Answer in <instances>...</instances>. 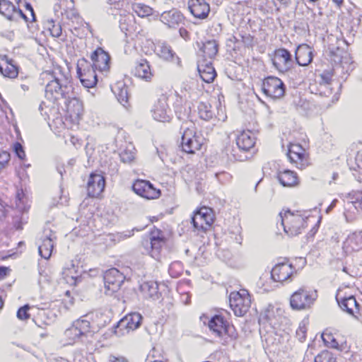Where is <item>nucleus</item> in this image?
Here are the masks:
<instances>
[{
	"mask_svg": "<svg viewBox=\"0 0 362 362\" xmlns=\"http://www.w3.org/2000/svg\"><path fill=\"white\" fill-rule=\"evenodd\" d=\"M105 185V182L103 176L96 173L90 174L87 185L88 196L91 197L99 196L103 192Z\"/></svg>",
	"mask_w": 362,
	"mask_h": 362,
	"instance_id": "6ab92c4d",
	"label": "nucleus"
},
{
	"mask_svg": "<svg viewBox=\"0 0 362 362\" xmlns=\"http://www.w3.org/2000/svg\"><path fill=\"white\" fill-rule=\"evenodd\" d=\"M188 8L191 13L197 18H205L210 11L209 5L205 0H189Z\"/></svg>",
	"mask_w": 362,
	"mask_h": 362,
	"instance_id": "412c9836",
	"label": "nucleus"
},
{
	"mask_svg": "<svg viewBox=\"0 0 362 362\" xmlns=\"http://www.w3.org/2000/svg\"><path fill=\"white\" fill-rule=\"evenodd\" d=\"M242 37H243V42L247 46H249L252 42V39L250 38V36H247V37L243 36Z\"/></svg>",
	"mask_w": 362,
	"mask_h": 362,
	"instance_id": "052dcab7",
	"label": "nucleus"
},
{
	"mask_svg": "<svg viewBox=\"0 0 362 362\" xmlns=\"http://www.w3.org/2000/svg\"><path fill=\"white\" fill-rule=\"evenodd\" d=\"M337 202V200H334L332 202V203L331 204V205L328 207V209H327V211H328L329 210H330L335 204V202Z\"/></svg>",
	"mask_w": 362,
	"mask_h": 362,
	"instance_id": "0e129e2a",
	"label": "nucleus"
},
{
	"mask_svg": "<svg viewBox=\"0 0 362 362\" xmlns=\"http://www.w3.org/2000/svg\"><path fill=\"white\" fill-rule=\"evenodd\" d=\"M293 64L291 54L286 49H279L273 54V66L280 72L289 71Z\"/></svg>",
	"mask_w": 362,
	"mask_h": 362,
	"instance_id": "ddd939ff",
	"label": "nucleus"
},
{
	"mask_svg": "<svg viewBox=\"0 0 362 362\" xmlns=\"http://www.w3.org/2000/svg\"><path fill=\"white\" fill-rule=\"evenodd\" d=\"M338 6H340L342 2H343V0H332Z\"/></svg>",
	"mask_w": 362,
	"mask_h": 362,
	"instance_id": "e2e57ef3",
	"label": "nucleus"
},
{
	"mask_svg": "<svg viewBox=\"0 0 362 362\" xmlns=\"http://www.w3.org/2000/svg\"><path fill=\"white\" fill-rule=\"evenodd\" d=\"M93 66L100 71H107L110 68V57L101 47L97 48L90 56Z\"/></svg>",
	"mask_w": 362,
	"mask_h": 362,
	"instance_id": "a211bd4d",
	"label": "nucleus"
},
{
	"mask_svg": "<svg viewBox=\"0 0 362 362\" xmlns=\"http://www.w3.org/2000/svg\"><path fill=\"white\" fill-rule=\"evenodd\" d=\"M114 91L118 101L125 107L129 98L127 87L124 83H118Z\"/></svg>",
	"mask_w": 362,
	"mask_h": 362,
	"instance_id": "f704fd0d",
	"label": "nucleus"
},
{
	"mask_svg": "<svg viewBox=\"0 0 362 362\" xmlns=\"http://www.w3.org/2000/svg\"><path fill=\"white\" fill-rule=\"evenodd\" d=\"M279 219L284 232L289 236L298 235L305 227V219L301 215L291 213L289 210L280 212Z\"/></svg>",
	"mask_w": 362,
	"mask_h": 362,
	"instance_id": "20e7f679",
	"label": "nucleus"
},
{
	"mask_svg": "<svg viewBox=\"0 0 362 362\" xmlns=\"http://www.w3.org/2000/svg\"><path fill=\"white\" fill-rule=\"evenodd\" d=\"M124 276L116 268L106 271L104 274L105 293L108 296L117 292L124 281Z\"/></svg>",
	"mask_w": 362,
	"mask_h": 362,
	"instance_id": "9d476101",
	"label": "nucleus"
},
{
	"mask_svg": "<svg viewBox=\"0 0 362 362\" xmlns=\"http://www.w3.org/2000/svg\"><path fill=\"white\" fill-rule=\"evenodd\" d=\"M0 13L10 21H16L19 18L28 21L26 15L8 0H0Z\"/></svg>",
	"mask_w": 362,
	"mask_h": 362,
	"instance_id": "f3484780",
	"label": "nucleus"
},
{
	"mask_svg": "<svg viewBox=\"0 0 362 362\" xmlns=\"http://www.w3.org/2000/svg\"><path fill=\"white\" fill-rule=\"evenodd\" d=\"M0 74L5 77L14 78L18 74V69L13 59L6 55L0 56Z\"/></svg>",
	"mask_w": 362,
	"mask_h": 362,
	"instance_id": "4be33fe9",
	"label": "nucleus"
},
{
	"mask_svg": "<svg viewBox=\"0 0 362 362\" xmlns=\"http://www.w3.org/2000/svg\"><path fill=\"white\" fill-rule=\"evenodd\" d=\"M295 269L286 259L278 262L273 267V281L284 282L288 280L294 273Z\"/></svg>",
	"mask_w": 362,
	"mask_h": 362,
	"instance_id": "dca6fc26",
	"label": "nucleus"
},
{
	"mask_svg": "<svg viewBox=\"0 0 362 362\" xmlns=\"http://www.w3.org/2000/svg\"><path fill=\"white\" fill-rule=\"evenodd\" d=\"M70 266V267H67L64 268L62 272V275L68 283H70L69 279H71V281H75L78 276V272L74 264L71 263Z\"/></svg>",
	"mask_w": 362,
	"mask_h": 362,
	"instance_id": "a19ab883",
	"label": "nucleus"
},
{
	"mask_svg": "<svg viewBox=\"0 0 362 362\" xmlns=\"http://www.w3.org/2000/svg\"><path fill=\"white\" fill-rule=\"evenodd\" d=\"M231 309L236 316H243L249 310L251 300L247 291L232 292L229 296Z\"/></svg>",
	"mask_w": 362,
	"mask_h": 362,
	"instance_id": "423d86ee",
	"label": "nucleus"
},
{
	"mask_svg": "<svg viewBox=\"0 0 362 362\" xmlns=\"http://www.w3.org/2000/svg\"><path fill=\"white\" fill-rule=\"evenodd\" d=\"M24 6L25 7V9L30 12L31 16L33 17V19L35 20L34 11H33V8L31 4L29 3L25 2Z\"/></svg>",
	"mask_w": 362,
	"mask_h": 362,
	"instance_id": "4d7b16f0",
	"label": "nucleus"
},
{
	"mask_svg": "<svg viewBox=\"0 0 362 362\" xmlns=\"http://www.w3.org/2000/svg\"><path fill=\"white\" fill-rule=\"evenodd\" d=\"M296 61L299 66H308L313 60V51L305 44L299 45L296 50Z\"/></svg>",
	"mask_w": 362,
	"mask_h": 362,
	"instance_id": "5701e85b",
	"label": "nucleus"
},
{
	"mask_svg": "<svg viewBox=\"0 0 362 362\" xmlns=\"http://www.w3.org/2000/svg\"><path fill=\"white\" fill-rule=\"evenodd\" d=\"M179 33H180V35L185 40H187L189 38V33L185 28H180L179 29Z\"/></svg>",
	"mask_w": 362,
	"mask_h": 362,
	"instance_id": "6e6d98bb",
	"label": "nucleus"
},
{
	"mask_svg": "<svg viewBox=\"0 0 362 362\" xmlns=\"http://www.w3.org/2000/svg\"><path fill=\"white\" fill-rule=\"evenodd\" d=\"M73 85L71 79L66 76H54L52 80L49 81L45 87V95L52 100L59 99H67L69 100L66 103V110L70 117L78 119L83 112V105L82 101L76 98H71L73 93Z\"/></svg>",
	"mask_w": 362,
	"mask_h": 362,
	"instance_id": "f257e3e1",
	"label": "nucleus"
},
{
	"mask_svg": "<svg viewBox=\"0 0 362 362\" xmlns=\"http://www.w3.org/2000/svg\"><path fill=\"white\" fill-rule=\"evenodd\" d=\"M21 87L24 90H28V86L26 85H22Z\"/></svg>",
	"mask_w": 362,
	"mask_h": 362,
	"instance_id": "774afa93",
	"label": "nucleus"
},
{
	"mask_svg": "<svg viewBox=\"0 0 362 362\" xmlns=\"http://www.w3.org/2000/svg\"><path fill=\"white\" fill-rule=\"evenodd\" d=\"M200 77L206 83H211L216 76V71L211 61L199 62L197 66Z\"/></svg>",
	"mask_w": 362,
	"mask_h": 362,
	"instance_id": "393cba45",
	"label": "nucleus"
},
{
	"mask_svg": "<svg viewBox=\"0 0 362 362\" xmlns=\"http://www.w3.org/2000/svg\"><path fill=\"white\" fill-rule=\"evenodd\" d=\"M356 160L358 167L362 170V152L357 155Z\"/></svg>",
	"mask_w": 362,
	"mask_h": 362,
	"instance_id": "bf43d9fd",
	"label": "nucleus"
},
{
	"mask_svg": "<svg viewBox=\"0 0 362 362\" xmlns=\"http://www.w3.org/2000/svg\"><path fill=\"white\" fill-rule=\"evenodd\" d=\"M348 242L353 244V250H362V232L355 233L349 237Z\"/></svg>",
	"mask_w": 362,
	"mask_h": 362,
	"instance_id": "ea45409f",
	"label": "nucleus"
},
{
	"mask_svg": "<svg viewBox=\"0 0 362 362\" xmlns=\"http://www.w3.org/2000/svg\"><path fill=\"white\" fill-rule=\"evenodd\" d=\"M276 177L279 183L284 187H292L297 186L299 183L297 174L290 170L279 171Z\"/></svg>",
	"mask_w": 362,
	"mask_h": 362,
	"instance_id": "a878e982",
	"label": "nucleus"
},
{
	"mask_svg": "<svg viewBox=\"0 0 362 362\" xmlns=\"http://www.w3.org/2000/svg\"><path fill=\"white\" fill-rule=\"evenodd\" d=\"M197 108L201 119L208 121L213 117L214 112L211 110V106L209 103L201 102Z\"/></svg>",
	"mask_w": 362,
	"mask_h": 362,
	"instance_id": "e433bc0d",
	"label": "nucleus"
},
{
	"mask_svg": "<svg viewBox=\"0 0 362 362\" xmlns=\"http://www.w3.org/2000/svg\"><path fill=\"white\" fill-rule=\"evenodd\" d=\"M315 362H337V361L331 352L324 351L315 358Z\"/></svg>",
	"mask_w": 362,
	"mask_h": 362,
	"instance_id": "79ce46f5",
	"label": "nucleus"
},
{
	"mask_svg": "<svg viewBox=\"0 0 362 362\" xmlns=\"http://www.w3.org/2000/svg\"><path fill=\"white\" fill-rule=\"evenodd\" d=\"M149 11H150L149 8H148V7H147V8L144 10V14H143V15H144H144H148V12H149Z\"/></svg>",
	"mask_w": 362,
	"mask_h": 362,
	"instance_id": "338daca9",
	"label": "nucleus"
},
{
	"mask_svg": "<svg viewBox=\"0 0 362 362\" xmlns=\"http://www.w3.org/2000/svg\"><path fill=\"white\" fill-rule=\"evenodd\" d=\"M271 310L267 308L262 312L259 318V323L260 325L259 332L262 338H264L266 342L269 339V332L272 329Z\"/></svg>",
	"mask_w": 362,
	"mask_h": 362,
	"instance_id": "b1692460",
	"label": "nucleus"
},
{
	"mask_svg": "<svg viewBox=\"0 0 362 362\" xmlns=\"http://www.w3.org/2000/svg\"><path fill=\"white\" fill-rule=\"evenodd\" d=\"M327 52L330 59L336 64L343 63V60L349 57V54L338 45H329Z\"/></svg>",
	"mask_w": 362,
	"mask_h": 362,
	"instance_id": "2f4dec72",
	"label": "nucleus"
},
{
	"mask_svg": "<svg viewBox=\"0 0 362 362\" xmlns=\"http://www.w3.org/2000/svg\"><path fill=\"white\" fill-rule=\"evenodd\" d=\"M177 266H180V263L179 262H174L173 264H171L169 267V272L170 273V274H173V267H177Z\"/></svg>",
	"mask_w": 362,
	"mask_h": 362,
	"instance_id": "680f3d73",
	"label": "nucleus"
},
{
	"mask_svg": "<svg viewBox=\"0 0 362 362\" xmlns=\"http://www.w3.org/2000/svg\"><path fill=\"white\" fill-rule=\"evenodd\" d=\"M94 332V328L90 321L85 318L78 319L64 331L65 344L71 345L78 341H85L91 337Z\"/></svg>",
	"mask_w": 362,
	"mask_h": 362,
	"instance_id": "f03ea898",
	"label": "nucleus"
},
{
	"mask_svg": "<svg viewBox=\"0 0 362 362\" xmlns=\"http://www.w3.org/2000/svg\"><path fill=\"white\" fill-rule=\"evenodd\" d=\"M214 221V214L211 208L203 206L194 211L192 223L198 230H207Z\"/></svg>",
	"mask_w": 362,
	"mask_h": 362,
	"instance_id": "1a4fd4ad",
	"label": "nucleus"
},
{
	"mask_svg": "<svg viewBox=\"0 0 362 362\" xmlns=\"http://www.w3.org/2000/svg\"><path fill=\"white\" fill-rule=\"evenodd\" d=\"M10 160V154L7 151H0V171L5 168Z\"/></svg>",
	"mask_w": 362,
	"mask_h": 362,
	"instance_id": "49530a36",
	"label": "nucleus"
},
{
	"mask_svg": "<svg viewBox=\"0 0 362 362\" xmlns=\"http://www.w3.org/2000/svg\"><path fill=\"white\" fill-rule=\"evenodd\" d=\"M52 235V234H49V235H46L42 243L38 247L39 254L42 257L46 259L50 257L54 247Z\"/></svg>",
	"mask_w": 362,
	"mask_h": 362,
	"instance_id": "473e14b6",
	"label": "nucleus"
},
{
	"mask_svg": "<svg viewBox=\"0 0 362 362\" xmlns=\"http://www.w3.org/2000/svg\"><path fill=\"white\" fill-rule=\"evenodd\" d=\"M322 338L324 342L329 347L337 348L339 346L338 342L334 339L333 335L330 333H323Z\"/></svg>",
	"mask_w": 362,
	"mask_h": 362,
	"instance_id": "37998d69",
	"label": "nucleus"
},
{
	"mask_svg": "<svg viewBox=\"0 0 362 362\" xmlns=\"http://www.w3.org/2000/svg\"><path fill=\"white\" fill-rule=\"evenodd\" d=\"M317 296L316 291L310 292L303 288H300L291 296V307L296 310L310 308L316 300Z\"/></svg>",
	"mask_w": 362,
	"mask_h": 362,
	"instance_id": "39448f33",
	"label": "nucleus"
},
{
	"mask_svg": "<svg viewBox=\"0 0 362 362\" xmlns=\"http://www.w3.org/2000/svg\"><path fill=\"white\" fill-rule=\"evenodd\" d=\"M183 15L176 9L164 11L160 16V21L169 28H176L184 21Z\"/></svg>",
	"mask_w": 362,
	"mask_h": 362,
	"instance_id": "aec40b11",
	"label": "nucleus"
},
{
	"mask_svg": "<svg viewBox=\"0 0 362 362\" xmlns=\"http://www.w3.org/2000/svg\"><path fill=\"white\" fill-rule=\"evenodd\" d=\"M166 240L161 230H155L150 234L149 240L143 242V245L148 251L150 255L155 259L159 260L162 248L165 245Z\"/></svg>",
	"mask_w": 362,
	"mask_h": 362,
	"instance_id": "0eeeda50",
	"label": "nucleus"
},
{
	"mask_svg": "<svg viewBox=\"0 0 362 362\" xmlns=\"http://www.w3.org/2000/svg\"><path fill=\"white\" fill-rule=\"evenodd\" d=\"M13 150L16 154V156L21 159V160H23L25 157V151L23 150V148L22 146V145L18 143V142H16L13 144Z\"/></svg>",
	"mask_w": 362,
	"mask_h": 362,
	"instance_id": "8fccbe9b",
	"label": "nucleus"
},
{
	"mask_svg": "<svg viewBox=\"0 0 362 362\" xmlns=\"http://www.w3.org/2000/svg\"><path fill=\"white\" fill-rule=\"evenodd\" d=\"M272 80V76L267 77L262 83V92L265 95L267 98H270V90H269V81Z\"/></svg>",
	"mask_w": 362,
	"mask_h": 362,
	"instance_id": "de8ad7c7",
	"label": "nucleus"
},
{
	"mask_svg": "<svg viewBox=\"0 0 362 362\" xmlns=\"http://www.w3.org/2000/svg\"><path fill=\"white\" fill-rule=\"evenodd\" d=\"M96 69L88 61L85 59H81L78 61L77 64V74L81 76L84 73H89L95 71Z\"/></svg>",
	"mask_w": 362,
	"mask_h": 362,
	"instance_id": "58836bf2",
	"label": "nucleus"
},
{
	"mask_svg": "<svg viewBox=\"0 0 362 362\" xmlns=\"http://www.w3.org/2000/svg\"><path fill=\"white\" fill-rule=\"evenodd\" d=\"M153 119L160 122H168L172 119V114L168 105V98L161 95L153 105L151 110Z\"/></svg>",
	"mask_w": 362,
	"mask_h": 362,
	"instance_id": "f8f14e48",
	"label": "nucleus"
},
{
	"mask_svg": "<svg viewBox=\"0 0 362 362\" xmlns=\"http://www.w3.org/2000/svg\"><path fill=\"white\" fill-rule=\"evenodd\" d=\"M276 1H278L279 3V6H278L277 4L275 3V6H276V9L278 11L281 10V8L286 7L288 5V4L290 3L289 0H276Z\"/></svg>",
	"mask_w": 362,
	"mask_h": 362,
	"instance_id": "5fc2aeb1",
	"label": "nucleus"
},
{
	"mask_svg": "<svg viewBox=\"0 0 362 362\" xmlns=\"http://www.w3.org/2000/svg\"><path fill=\"white\" fill-rule=\"evenodd\" d=\"M354 207L362 211V192H358L355 194V200L352 201Z\"/></svg>",
	"mask_w": 362,
	"mask_h": 362,
	"instance_id": "3c124183",
	"label": "nucleus"
},
{
	"mask_svg": "<svg viewBox=\"0 0 362 362\" xmlns=\"http://www.w3.org/2000/svg\"><path fill=\"white\" fill-rule=\"evenodd\" d=\"M336 299L339 307L347 313L354 315L355 310H358V304L353 296L341 297L339 293L336 296Z\"/></svg>",
	"mask_w": 362,
	"mask_h": 362,
	"instance_id": "bb28decb",
	"label": "nucleus"
},
{
	"mask_svg": "<svg viewBox=\"0 0 362 362\" xmlns=\"http://www.w3.org/2000/svg\"><path fill=\"white\" fill-rule=\"evenodd\" d=\"M199 51L202 57L205 58L204 61H207V59L211 61L218 53V44L214 40H208L202 44Z\"/></svg>",
	"mask_w": 362,
	"mask_h": 362,
	"instance_id": "c756f323",
	"label": "nucleus"
},
{
	"mask_svg": "<svg viewBox=\"0 0 362 362\" xmlns=\"http://www.w3.org/2000/svg\"><path fill=\"white\" fill-rule=\"evenodd\" d=\"M51 26H49V30L50 34L54 37H59L62 35V28L61 25L57 23L54 24L53 22L49 23Z\"/></svg>",
	"mask_w": 362,
	"mask_h": 362,
	"instance_id": "a18cd8bd",
	"label": "nucleus"
},
{
	"mask_svg": "<svg viewBox=\"0 0 362 362\" xmlns=\"http://www.w3.org/2000/svg\"><path fill=\"white\" fill-rule=\"evenodd\" d=\"M141 292L149 298H156L158 296V286L154 281H146L140 286Z\"/></svg>",
	"mask_w": 362,
	"mask_h": 362,
	"instance_id": "72a5a7b5",
	"label": "nucleus"
},
{
	"mask_svg": "<svg viewBox=\"0 0 362 362\" xmlns=\"http://www.w3.org/2000/svg\"><path fill=\"white\" fill-rule=\"evenodd\" d=\"M142 316L138 313H133L121 319L115 328V334L118 337H122L130 332L135 330L140 325Z\"/></svg>",
	"mask_w": 362,
	"mask_h": 362,
	"instance_id": "6e6552de",
	"label": "nucleus"
},
{
	"mask_svg": "<svg viewBox=\"0 0 362 362\" xmlns=\"http://www.w3.org/2000/svg\"><path fill=\"white\" fill-rule=\"evenodd\" d=\"M154 52L161 59L171 61L174 59L175 53L171 47L164 42H158L155 45Z\"/></svg>",
	"mask_w": 362,
	"mask_h": 362,
	"instance_id": "7c9ffc66",
	"label": "nucleus"
},
{
	"mask_svg": "<svg viewBox=\"0 0 362 362\" xmlns=\"http://www.w3.org/2000/svg\"><path fill=\"white\" fill-rule=\"evenodd\" d=\"M306 334V328L303 326H299L298 329L296 330V335L298 337L299 340L303 341L305 339Z\"/></svg>",
	"mask_w": 362,
	"mask_h": 362,
	"instance_id": "603ef678",
	"label": "nucleus"
},
{
	"mask_svg": "<svg viewBox=\"0 0 362 362\" xmlns=\"http://www.w3.org/2000/svg\"><path fill=\"white\" fill-rule=\"evenodd\" d=\"M273 86L274 88L273 90V99L281 98L285 94V85L283 81L273 76Z\"/></svg>",
	"mask_w": 362,
	"mask_h": 362,
	"instance_id": "4c0bfd02",
	"label": "nucleus"
},
{
	"mask_svg": "<svg viewBox=\"0 0 362 362\" xmlns=\"http://www.w3.org/2000/svg\"><path fill=\"white\" fill-rule=\"evenodd\" d=\"M175 112L177 114L178 118L181 119L182 117V113L180 111H178L177 110H175Z\"/></svg>",
	"mask_w": 362,
	"mask_h": 362,
	"instance_id": "69168bd1",
	"label": "nucleus"
},
{
	"mask_svg": "<svg viewBox=\"0 0 362 362\" xmlns=\"http://www.w3.org/2000/svg\"><path fill=\"white\" fill-rule=\"evenodd\" d=\"M181 147L183 151L189 154H194L201 149L204 143V138L201 134L196 132V127L192 122H185L182 124Z\"/></svg>",
	"mask_w": 362,
	"mask_h": 362,
	"instance_id": "7ed1b4c3",
	"label": "nucleus"
},
{
	"mask_svg": "<svg viewBox=\"0 0 362 362\" xmlns=\"http://www.w3.org/2000/svg\"><path fill=\"white\" fill-rule=\"evenodd\" d=\"M82 85L88 88H93L97 83V75L95 71H90L89 73H84L81 76H78Z\"/></svg>",
	"mask_w": 362,
	"mask_h": 362,
	"instance_id": "c9c22d12",
	"label": "nucleus"
},
{
	"mask_svg": "<svg viewBox=\"0 0 362 362\" xmlns=\"http://www.w3.org/2000/svg\"><path fill=\"white\" fill-rule=\"evenodd\" d=\"M119 156L121 160L125 163H129L134 159V153L128 149L124 150Z\"/></svg>",
	"mask_w": 362,
	"mask_h": 362,
	"instance_id": "c03bdc74",
	"label": "nucleus"
},
{
	"mask_svg": "<svg viewBox=\"0 0 362 362\" xmlns=\"http://www.w3.org/2000/svg\"><path fill=\"white\" fill-rule=\"evenodd\" d=\"M108 362H128L127 359L123 356H110Z\"/></svg>",
	"mask_w": 362,
	"mask_h": 362,
	"instance_id": "864d4df0",
	"label": "nucleus"
},
{
	"mask_svg": "<svg viewBox=\"0 0 362 362\" xmlns=\"http://www.w3.org/2000/svg\"><path fill=\"white\" fill-rule=\"evenodd\" d=\"M8 269L5 267H0V279H4L8 273Z\"/></svg>",
	"mask_w": 362,
	"mask_h": 362,
	"instance_id": "13d9d810",
	"label": "nucleus"
},
{
	"mask_svg": "<svg viewBox=\"0 0 362 362\" xmlns=\"http://www.w3.org/2000/svg\"><path fill=\"white\" fill-rule=\"evenodd\" d=\"M236 144L240 150L247 151L254 147L255 138L250 131L243 132L237 137Z\"/></svg>",
	"mask_w": 362,
	"mask_h": 362,
	"instance_id": "cd10ccee",
	"label": "nucleus"
},
{
	"mask_svg": "<svg viewBox=\"0 0 362 362\" xmlns=\"http://www.w3.org/2000/svg\"><path fill=\"white\" fill-rule=\"evenodd\" d=\"M134 75L147 81L151 80L153 74L146 59H142L136 63L134 69Z\"/></svg>",
	"mask_w": 362,
	"mask_h": 362,
	"instance_id": "c85d7f7f",
	"label": "nucleus"
},
{
	"mask_svg": "<svg viewBox=\"0 0 362 362\" xmlns=\"http://www.w3.org/2000/svg\"><path fill=\"white\" fill-rule=\"evenodd\" d=\"M30 307L28 305H25L22 308H19L17 312V317L20 320H27L30 317V314L28 313Z\"/></svg>",
	"mask_w": 362,
	"mask_h": 362,
	"instance_id": "09e8293b",
	"label": "nucleus"
},
{
	"mask_svg": "<svg viewBox=\"0 0 362 362\" xmlns=\"http://www.w3.org/2000/svg\"><path fill=\"white\" fill-rule=\"evenodd\" d=\"M287 156L291 162L296 164L298 168L304 169L309 165L305 150L299 144H291Z\"/></svg>",
	"mask_w": 362,
	"mask_h": 362,
	"instance_id": "2eb2a0df",
	"label": "nucleus"
},
{
	"mask_svg": "<svg viewBox=\"0 0 362 362\" xmlns=\"http://www.w3.org/2000/svg\"><path fill=\"white\" fill-rule=\"evenodd\" d=\"M208 327L213 334L221 337L223 334H227L233 338H236V334H233L231 329H234L233 326H230L227 320L221 315H215L211 317L208 322Z\"/></svg>",
	"mask_w": 362,
	"mask_h": 362,
	"instance_id": "9b49d317",
	"label": "nucleus"
},
{
	"mask_svg": "<svg viewBox=\"0 0 362 362\" xmlns=\"http://www.w3.org/2000/svg\"><path fill=\"white\" fill-rule=\"evenodd\" d=\"M134 192L147 199L159 197L160 190L156 189L149 182L144 180H137L132 185Z\"/></svg>",
	"mask_w": 362,
	"mask_h": 362,
	"instance_id": "4468645a",
	"label": "nucleus"
}]
</instances>
